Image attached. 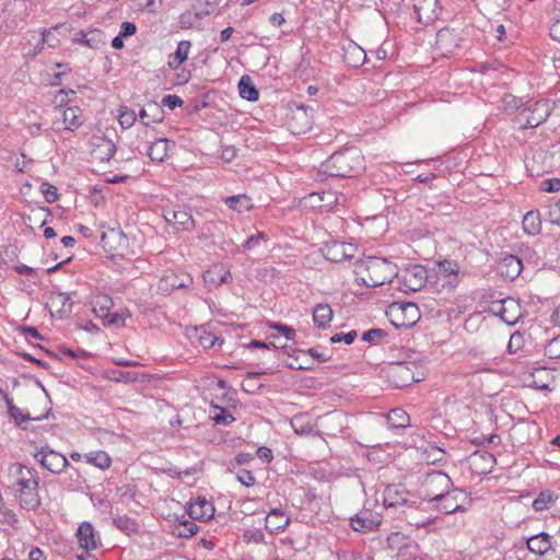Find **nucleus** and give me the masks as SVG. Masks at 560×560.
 <instances>
[{"label":"nucleus","instance_id":"e2e57ef3","mask_svg":"<svg viewBox=\"0 0 560 560\" xmlns=\"http://www.w3.org/2000/svg\"><path fill=\"white\" fill-rule=\"evenodd\" d=\"M357 331L355 330H351L349 332H338V334H335L331 338H330V341L332 343H337V342H340V341H345L347 345H350L352 343L355 338H357Z\"/></svg>","mask_w":560,"mask_h":560},{"label":"nucleus","instance_id":"473e14b6","mask_svg":"<svg viewBox=\"0 0 560 560\" xmlns=\"http://www.w3.org/2000/svg\"><path fill=\"white\" fill-rule=\"evenodd\" d=\"M190 47L191 43L189 40H180L175 52L168 56V67L177 70L187 60Z\"/></svg>","mask_w":560,"mask_h":560},{"label":"nucleus","instance_id":"412c9836","mask_svg":"<svg viewBox=\"0 0 560 560\" xmlns=\"http://www.w3.org/2000/svg\"><path fill=\"white\" fill-rule=\"evenodd\" d=\"M213 514L214 506L205 497H198L188 504V515L192 520L208 521Z\"/></svg>","mask_w":560,"mask_h":560},{"label":"nucleus","instance_id":"de8ad7c7","mask_svg":"<svg viewBox=\"0 0 560 560\" xmlns=\"http://www.w3.org/2000/svg\"><path fill=\"white\" fill-rule=\"evenodd\" d=\"M210 417L217 424L226 425L235 421V418L225 408L219 406H213Z\"/></svg>","mask_w":560,"mask_h":560},{"label":"nucleus","instance_id":"9b49d317","mask_svg":"<svg viewBox=\"0 0 560 560\" xmlns=\"http://www.w3.org/2000/svg\"><path fill=\"white\" fill-rule=\"evenodd\" d=\"M34 457L44 468L52 474H60L69 466L68 459L62 454L47 446L38 450L34 454Z\"/></svg>","mask_w":560,"mask_h":560},{"label":"nucleus","instance_id":"a878e982","mask_svg":"<svg viewBox=\"0 0 560 560\" xmlns=\"http://www.w3.org/2000/svg\"><path fill=\"white\" fill-rule=\"evenodd\" d=\"M175 143L166 138L156 139L147 148V155L153 162H163Z\"/></svg>","mask_w":560,"mask_h":560},{"label":"nucleus","instance_id":"dca6fc26","mask_svg":"<svg viewBox=\"0 0 560 560\" xmlns=\"http://www.w3.org/2000/svg\"><path fill=\"white\" fill-rule=\"evenodd\" d=\"M163 215L168 223L180 226L183 231L195 229V220L184 207L164 208Z\"/></svg>","mask_w":560,"mask_h":560},{"label":"nucleus","instance_id":"8fccbe9b","mask_svg":"<svg viewBox=\"0 0 560 560\" xmlns=\"http://www.w3.org/2000/svg\"><path fill=\"white\" fill-rule=\"evenodd\" d=\"M118 120L124 129H128L135 125L137 115L135 110L128 108L127 106H121L119 109Z\"/></svg>","mask_w":560,"mask_h":560},{"label":"nucleus","instance_id":"a18cd8bd","mask_svg":"<svg viewBox=\"0 0 560 560\" xmlns=\"http://www.w3.org/2000/svg\"><path fill=\"white\" fill-rule=\"evenodd\" d=\"M310 199H318L319 201H322V203H319L318 207L324 210L331 209L332 206L338 202V197L334 191L314 192L310 195Z\"/></svg>","mask_w":560,"mask_h":560},{"label":"nucleus","instance_id":"864d4df0","mask_svg":"<svg viewBox=\"0 0 560 560\" xmlns=\"http://www.w3.org/2000/svg\"><path fill=\"white\" fill-rule=\"evenodd\" d=\"M544 352L550 359H560V335L545 345Z\"/></svg>","mask_w":560,"mask_h":560},{"label":"nucleus","instance_id":"f257e3e1","mask_svg":"<svg viewBox=\"0 0 560 560\" xmlns=\"http://www.w3.org/2000/svg\"><path fill=\"white\" fill-rule=\"evenodd\" d=\"M324 172L332 177H355L364 168V156L354 147L332 153L323 164Z\"/></svg>","mask_w":560,"mask_h":560},{"label":"nucleus","instance_id":"c85d7f7f","mask_svg":"<svg viewBox=\"0 0 560 560\" xmlns=\"http://www.w3.org/2000/svg\"><path fill=\"white\" fill-rule=\"evenodd\" d=\"M551 537L547 533L534 535L527 539V548L530 552L542 556L551 548Z\"/></svg>","mask_w":560,"mask_h":560},{"label":"nucleus","instance_id":"c03bdc74","mask_svg":"<svg viewBox=\"0 0 560 560\" xmlns=\"http://www.w3.org/2000/svg\"><path fill=\"white\" fill-rule=\"evenodd\" d=\"M196 338L198 340L199 346L205 349L212 348L217 342H223V339H220L210 331H207L205 328L196 329Z\"/></svg>","mask_w":560,"mask_h":560},{"label":"nucleus","instance_id":"39448f33","mask_svg":"<svg viewBox=\"0 0 560 560\" xmlns=\"http://www.w3.org/2000/svg\"><path fill=\"white\" fill-rule=\"evenodd\" d=\"M428 280V271L421 265H409L402 270H397V276H395L396 288L400 291L408 292H417L421 290Z\"/></svg>","mask_w":560,"mask_h":560},{"label":"nucleus","instance_id":"7ed1b4c3","mask_svg":"<svg viewBox=\"0 0 560 560\" xmlns=\"http://www.w3.org/2000/svg\"><path fill=\"white\" fill-rule=\"evenodd\" d=\"M16 491L20 505L26 510H35L40 504L38 495V478L34 469L25 465H16Z\"/></svg>","mask_w":560,"mask_h":560},{"label":"nucleus","instance_id":"393cba45","mask_svg":"<svg viewBox=\"0 0 560 560\" xmlns=\"http://www.w3.org/2000/svg\"><path fill=\"white\" fill-rule=\"evenodd\" d=\"M523 269L522 260L515 255H505L499 266L501 276L508 280L516 279Z\"/></svg>","mask_w":560,"mask_h":560},{"label":"nucleus","instance_id":"6e6d98bb","mask_svg":"<svg viewBox=\"0 0 560 560\" xmlns=\"http://www.w3.org/2000/svg\"><path fill=\"white\" fill-rule=\"evenodd\" d=\"M198 532V526L192 521H183L177 527V535L179 537H191Z\"/></svg>","mask_w":560,"mask_h":560},{"label":"nucleus","instance_id":"423d86ee","mask_svg":"<svg viewBox=\"0 0 560 560\" xmlns=\"http://www.w3.org/2000/svg\"><path fill=\"white\" fill-rule=\"evenodd\" d=\"M386 376L397 388L406 387L422 380V373L418 371L412 362L392 363L386 370Z\"/></svg>","mask_w":560,"mask_h":560},{"label":"nucleus","instance_id":"37998d69","mask_svg":"<svg viewBox=\"0 0 560 560\" xmlns=\"http://www.w3.org/2000/svg\"><path fill=\"white\" fill-rule=\"evenodd\" d=\"M459 267L454 260H443L438 262V273L443 275L445 277H454L453 280H448L447 283L451 285H456V277L458 275Z\"/></svg>","mask_w":560,"mask_h":560},{"label":"nucleus","instance_id":"a19ab883","mask_svg":"<svg viewBox=\"0 0 560 560\" xmlns=\"http://www.w3.org/2000/svg\"><path fill=\"white\" fill-rule=\"evenodd\" d=\"M86 463L92 464L101 469H107L112 464V458L104 451H95L84 454Z\"/></svg>","mask_w":560,"mask_h":560},{"label":"nucleus","instance_id":"4468645a","mask_svg":"<svg viewBox=\"0 0 560 560\" xmlns=\"http://www.w3.org/2000/svg\"><path fill=\"white\" fill-rule=\"evenodd\" d=\"M527 113L525 128H536L547 120L551 113V106L548 101L536 102L532 107L524 109L522 115Z\"/></svg>","mask_w":560,"mask_h":560},{"label":"nucleus","instance_id":"20e7f679","mask_svg":"<svg viewBox=\"0 0 560 560\" xmlns=\"http://www.w3.org/2000/svg\"><path fill=\"white\" fill-rule=\"evenodd\" d=\"M453 487L454 483L447 474L441 470H431L422 479L420 495L423 500L435 502Z\"/></svg>","mask_w":560,"mask_h":560},{"label":"nucleus","instance_id":"4be33fe9","mask_svg":"<svg viewBox=\"0 0 560 560\" xmlns=\"http://www.w3.org/2000/svg\"><path fill=\"white\" fill-rule=\"evenodd\" d=\"M410 539L400 532L390 533L385 540L384 549L394 558L400 556L409 548Z\"/></svg>","mask_w":560,"mask_h":560},{"label":"nucleus","instance_id":"58836bf2","mask_svg":"<svg viewBox=\"0 0 560 560\" xmlns=\"http://www.w3.org/2000/svg\"><path fill=\"white\" fill-rule=\"evenodd\" d=\"M0 396L4 399L7 406H8V412L10 417H12L18 424H21L22 422L26 420H40V417L31 418L30 415H24L20 408L13 405L12 398L8 396L7 393H4L2 389H0Z\"/></svg>","mask_w":560,"mask_h":560},{"label":"nucleus","instance_id":"c9c22d12","mask_svg":"<svg viewBox=\"0 0 560 560\" xmlns=\"http://www.w3.org/2000/svg\"><path fill=\"white\" fill-rule=\"evenodd\" d=\"M523 230L528 235H537L541 231L540 213L537 210L528 211L523 218Z\"/></svg>","mask_w":560,"mask_h":560},{"label":"nucleus","instance_id":"13d9d810","mask_svg":"<svg viewBox=\"0 0 560 560\" xmlns=\"http://www.w3.org/2000/svg\"><path fill=\"white\" fill-rule=\"evenodd\" d=\"M129 316L128 313L126 312H108V316H104L103 319H104V324L105 325H114V326H120V325H124V322L126 319V317Z\"/></svg>","mask_w":560,"mask_h":560},{"label":"nucleus","instance_id":"49530a36","mask_svg":"<svg viewBox=\"0 0 560 560\" xmlns=\"http://www.w3.org/2000/svg\"><path fill=\"white\" fill-rule=\"evenodd\" d=\"M113 523L119 528L121 532L130 535L131 533L137 532L138 525L135 520L128 517L127 515H118L113 518Z\"/></svg>","mask_w":560,"mask_h":560},{"label":"nucleus","instance_id":"bf43d9fd","mask_svg":"<svg viewBox=\"0 0 560 560\" xmlns=\"http://www.w3.org/2000/svg\"><path fill=\"white\" fill-rule=\"evenodd\" d=\"M268 326L272 329L278 330L281 335L284 336V338L287 340H293V338L295 336V330L288 325L272 322V323H269Z\"/></svg>","mask_w":560,"mask_h":560},{"label":"nucleus","instance_id":"a211bd4d","mask_svg":"<svg viewBox=\"0 0 560 560\" xmlns=\"http://www.w3.org/2000/svg\"><path fill=\"white\" fill-rule=\"evenodd\" d=\"M116 152L115 143L106 137H96L92 140L91 155L100 162L109 161Z\"/></svg>","mask_w":560,"mask_h":560},{"label":"nucleus","instance_id":"f704fd0d","mask_svg":"<svg viewBox=\"0 0 560 560\" xmlns=\"http://www.w3.org/2000/svg\"><path fill=\"white\" fill-rule=\"evenodd\" d=\"M78 538L80 546L85 550H93L97 546L94 529L90 523H82L79 526Z\"/></svg>","mask_w":560,"mask_h":560},{"label":"nucleus","instance_id":"774afa93","mask_svg":"<svg viewBox=\"0 0 560 560\" xmlns=\"http://www.w3.org/2000/svg\"><path fill=\"white\" fill-rule=\"evenodd\" d=\"M541 188L548 192H557L560 190V178H548L541 183Z\"/></svg>","mask_w":560,"mask_h":560},{"label":"nucleus","instance_id":"c756f323","mask_svg":"<svg viewBox=\"0 0 560 560\" xmlns=\"http://www.w3.org/2000/svg\"><path fill=\"white\" fill-rule=\"evenodd\" d=\"M84 119L82 112L78 106L67 107L62 112V126L66 130H75L80 128Z\"/></svg>","mask_w":560,"mask_h":560},{"label":"nucleus","instance_id":"2eb2a0df","mask_svg":"<svg viewBox=\"0 0 560 560\" xmlns=\"http://www.w3.org/2000/svg\"><path fill=\"white\" fill-rule=\"evenodd\" d=\"M460 37L455 30L445 27L436 33L435 45L444 56H451L459 47Z\"/></svg>","mask_w":560,"mask_h":560},{"label":"nucleus","instance_id":"0e129e2a","mask_svg":"<svg viewBox=\"0 0 560 560\" xmlns=\"http://www.w3.org/2000/svg\"><path fill=\"white\" fill-rule=\"evenodd\" d=\"M552 495L550 493L541 492L538 498L533 501V509L535 511H542L548 508V503L551 501Z\"/></svg>","mask_w":560,"mask_h":560},{"label":"nucleus","instance_id":"79ce46f5","mask_svg":"<svg viewBox=\"0 0 560 560\" xmlns=\"http://www.w3.org/2000/svg\"><path fill=\"white\" fill-rule=\"evenodd\" d=\"M291 427L296 434L306 435L313 431V425L307 415H295L291 419Z\"/></svg>","mask_w":560,"mask_h":560},{"label":"nucleus","instance_id":"cd10ccee","mask_svg":"<svg viewBox=\"0 0 560 560\" xmlns=\"http://www.w3.org/2000/svg\"><path fill=\"white\" fill-rule=\"evenodd\" d=\"M290 523V518L280 509H273L266 516V528L270 533L283 530Z\"/></svg>","mask_w":560,"mask_h":560},{"label":"nucleus","instance_id":"69168bd1","mask_svg":"<svg viewBox=\"0 0 560 560\" xmlns=\"http://www.w3.org/2000/svg\"><path fill=\"white\" fill-rule=\"evenodd\" d=\"M265 237H266L265 233L257 232L256 234L250 235L246 238V241L243 243V248L246 250H250V249L255 248L256 246H258L260 241L265 240Z\"/></svg>","mask_w":560,"mask_h":560},{"label":"nucleus","instance_id":"3c124183","mask_svg":"<svg viewBox=\"0 0 560 560\" xmlns=\"http://www.w3.org/2000/svg\"><path fill=\"white\" fill-rule=\"evenodd\" d=\"M20 521L18 515L8 506L0 510V524L8 525L11 528H18Z\"/></svg>","mask_w":560,"mask_h":560},{"label":"nucleus","instance_id":"5701e85b","mask_svg":"<svg viewBox=\"0 0 560 560\" xmlns=\"http://www.w3.org/2000/svg\"><path fill=\"white\" fill-rule=\"evenodd\" d=\"M230 278V269L224 264H215L203 273V281L210 288H218Z\"/></svg>","mask_w":560,"mask_h":560},{"label":"nucleus","instance_id":"f8f14e48","mask_svg":"<svg viewBox=\"0 0 560 560\" xmlns=\"http://www.w3.org/2000/svg\"><path fill=\"white\" fill-rule=\"evenodd\" d=\"M413 10L417 21L425 26L434 23L441 14L439 0H413Z\"/></svg>","mask_w":560,"mask_h":560},{"label":"nucleus","instance_id":"2f4dec72","mask_svg":"<svg viewBox=\"0 0 560 560\" xmlns=\"http://www.w3.org/2000/svg\"><path fill=\"white\" fill-rule=\"evenodd\" d=\"M386 421L388 428L392 430H401L410 425L409 415L400 408L392 409L387 413Z\"/></svg>","mask_w":560,"mask_h":560},{"label":"nucleus","instance_id":"6ab92c4d","mask_svg":"<svg viewBox=\"0 0 560 560\" xmlns=\"http://www.w3.org/2000/svg\"><path fill=\"white\" fill-rule=\"evenodd\" d=\"M470 467L479 475L489 474L497 464L493 454L486 451H476L469 456Z\"/></svg>","mask_w":560,"mask_h":560},{"label":"nucleus","instance_id":"b1692460","mask_svg":"<svg viewBox=\"0 0 560 560\" xmlns=\"http://www.w3.org/2000/svg\"><path fill=\"white\" fill-rule=\"evenodd\" d=\"M73 42L92 49H98L105 45V34L97 28L89 30L88 32L80 31L74 34Z\"/></svg>","mask_w":560,"mask_h":560},{"label":"nucleus","instance_id":"680f3d73","mask_svg":"<svg viewBox=\"0 0 560 560\" xmlns=\"http://www.w3.org/2000/svg\"><path fill=\"white\" fill-rule=\"evenodd\" d=\"M236 479L245 487H252L256 483V478L250 470L242 469L237 472Z\"/></svg>","mask_w":560,"mask_h":560},{"label":"nucleus","instance_id":"aec40b11","mask_svg":"<svg viewBox=\"0 0 560 560\" xmlns=\"http://www.w3.org/2000/svg\"><path fill=\"white\" fill-rule=\"evenodd\" d=\"M408 491L399 485H388L383 493L386 508H399L408 504Z\"/></svg>","mask_w":560,"mask_h":560},{"label":"nucleus","instance_id":"f03ea898","mask_svg":"<svg viewBox=\"0 0 560 560\" xmlns=\"http://www.w3.org/2000/svg\"><path fill=\"white\" fill-rule=\"evenodd\" d=\"M358 275L366 288H376L386 282L395 283L397 266L386 258L369 256L358 265Z\"/></svg>","mask_w":560,"mask_h":560},{"label":"nucleus","instance_id":"9d476101","mask_svg":"<svg viewBox=\"0 0 560 560\" xmlns=\"http://www.w3.org/2000/svg\"><path fill=\"white\" fill-rule=\"evenodd\" d=\"M192 284V278L190 275L184 271L167 270L161 277L158 283V290L160 293L170 294L176 289H185Z\"/></svg>","mask_w":560,"mask_h":560},{"label":"nucleus","instance_id":"6e6552de","mask_svg":"<svg viewBox=\"0 0 560 560\" xmlns=\"http://www.w3.org/2000/svg\"><path fill=\"white\" fill-rule=\"evenodd\" d=\"M435 501L434 509L444 514H453L466 511V506L470 504L469 494L459 488H451L446 494Z\"/></svg>","mask_w":560,"mask_h":560},{"label":"nucleus","instance_id":"f3484780","mask_svg":"<svg viewBox=\"0 0 560 560\" xmlns=\"http://www.w3.org/2000/svg\"><path fill=\"white\" fill-rule=\"evenodd\" d=\"M355 246L351 243L332 242L325 247V258L332 262H341L354 256Z\"/></svg>","mask_w":560,"mask_h":560},{"label":"nucleus","instance_id":"ea45409f","mask_svg":"<svg viewBox=\"0 0 560 560\" xmlns=\"http://www.w3.org/2000/svg\"><path fill=\"white\" fill-rule=\"evenodd\" d=\"M224 202L230 209L240 213L248 211L253 207L250 198L246 195H235L228 197Z\"/></svg>","mask_w":560,"mask_h":560},{"label":"nucleus","instance_id":"ddd939ff","mask_svg":"<svg viewBox=\"0 0 560 560\" xmlns=\"http://www.w3.org/2000/svg\"><path fill=\"white\" fill-rule=\"evenodd\" d=\"M382 523L381 514L363 510L350 518V526L355 532L368 533L376 529Z\"/></svg>","mask_w":560,"mask_h":560},{"label":"nucleus","instance_id":"1a4fd4ad","mask_svg":"<svg viewBox=\"0 0 560 560\" xmlns=\"http://www.w3.org/2000/svg\"><path fill=\"white\" fill-rule=\"evenodd\" d=\"M490 310L510 326L515 325L522 317L521 304L513 298L492 302Z\"/></svg>","mask_w":560,"mask_h":560},{"label":"nucleus","instance_id":"4d7b16f0","mask_svg":"<svg viewBox=\"0 0 560 560\" xmlns=\"http://www.w3.org/2000/svg\"><path fill=\"white\" fill-rule=\"evenodd\" d=\"M524 346V336L520 331H515L511 335L509 343H508V351L510 353H516L518 350H521Z\"/></svg>","mask_w":560,"mask_h":560},{"label":"nucleus","instance_id":"5fc2aeb1","mask_svg":"<svg viewBox=\"0 0 560 560\" xmlns=\"http://www.w3.org/2000/svg\"><path fill=\"white\" fill-rule=\"evenodd\" d=\"M55 303H58L61 305L59 312L61 313V315H66V314H70L71 311H72V302H71V299H70V295L67 294V293H58L54 299H52V304Z\"/></svg>","mask_w":560,"mask_h":560},{"label":"nucleus","instance_id":"7c9ffc66","mask_svg":"<svg viewBox=\"0 0 560 560\" xmlns=\"http://www.w3.org/2000/svg\"><path fill=\"white\" fill-rule=\"evenodd\" d=\"M139 116H140L141 122L145 127H148L151 122L160 124L164 119L163 110H162L161 106L155 102L148 104L147 108H142L140 110Z\"/></svg>","mask_w":560,"mask_h":560},{"label":"nucleus","instance_id":"bb28decb","mask_svg":"<svg viewBox=\"0 0 560 560\" xmlns=\"http://www.w3.org/2000/svg\"><path fill=\"white\" fill-rule=\"evenodd\" d=\"M345 61L353 68L361 67L368 60L365 50L355 43H350L345 48Z\"/></svg>","mask_w":560,"mask_h":560},{"label":"nucleus","instance_id":"4c0bfd02","mask_svg":"<svg viewBox=\"0 0 560 560\" xmlns=\"http://www.w3.org/2000/svg\"><path fill=\"white\" fill-rule=\"evenodd\" d=\"M238 93L242 98L249 102H256L259 97V92L248 75H243L240 79Z\"/></svg>","mask_w":560,"mask_h":560},{"label":"nucleus","instance_id":"052dcab7","mask_svg":"<svg viewBox=\"0 0 560 560\" xmlns=\"http://www.w3.org/2000/svg\"><path fill=\"white\" fill-rule=\"evenodd\" d=\"M386 336L385 330L381 328H372L362 334V340L368 342H374Z\"/></svg>","mask_w":560,"mask_h":560},{"label":"nucleus","instance_id":"e433bc0d","mask_svg":"<svg viewBox=\"0 0 560 560\" xmlns=\"http://www.w3.org/2000/svg\"><path fill=\"white\" fill-rule=\"evenodd\" d=\"M91 304L95 315L103 318L104 316H108V312L114 306V301L107 294H97L93 296Z\"/></svg>","mask_w":560,"mask_h":560},{"label":"nucleus","instance_id":"72a5a7b5","mask_svg":"<svg viewBox=\"0 0 560 560\" xmlns=\"http://www.w3.org/2000/svg\"><path fill=\"white\" fill-rule=\"evenodd\" d=\"M334 316V312L329 304H317L313 311L314 324L322 329L329 326Z\"/></svg>","mask_w":560,"mask_h":560},{"label":"nucleus","instance_id":"338daca9","mask_svg":"<svg viewBox=\"0 0 560 560\" xmlns=\"http://www.w3.org/2000/svg\"><path fill=\"white\" fill-rule=\"evenodd\" d=\"M110 378L115 382L129 383L136 381V375L132 372L117 370L113 372V376Z\"/></svg>","mask_w":560,"mask_h":560},{"label":"nucleus","instance_id":"603ef678","mask_svg":"<svg viewBox=\"0 0 560 560\" xmlns=\"http://www.w3.org/2000/svg\"><path fill=\"white\" fill-rule=\"evenodd\" d=\"M39 190L43 194L45 200L49 203H52L59 199L57 187L49 184L48 182H43L39 186Z\"/></svg>","mask_w":560,"mask_h":560},{"label":"nucleus","instance_id":"0eeeda50","mask_svg":"<svg viewBox=\"0 0 560 560\" xmlns=\"http://www.w3.org/2000/svg\"><path fill=\"white\" fill-rule=\"evenodd\" d=\"M390 323L397 328H410L420 318L417 304L412 302L393 303L387 312Z\"/></svg>","mask_w":560,"mask_h":560},{"label":"nucleus","instance_id":"09e8293b","mask_svg":"<svg viewBox=\"0 0 560 560\" xmlns=\"http://www.w3.org/2000/svg\"><path fill=\"white\" fill-rule=\"evenodd\" d=\"M292 119L293 120H301L303 124L300 128H294L293 126H291L292 128V131L294 133H302L304 132L305 130L310 129L311 128V119L310 117L307 116L305 109L303 106L299 107L292 115Z\"/></svg>","mask_w":560,"mask_h":560}]
</instances>
